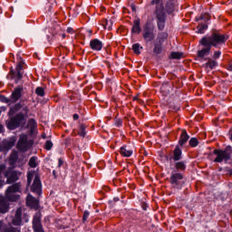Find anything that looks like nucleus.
Wrapping results in <instances>:
<instances>
[{"mask_svg":"<svg viewBox=\"0 0 232 232\" xmlns=\"http://www.w3.org/2000/svg\"><path fill=\"white\" fill-rule=\"evenodd\" d=\"M226 41H227V36L220 33H213L210 36L203 37L199 43L202 46L207 47L198 51V57L204 58L209 55V53H211V46L218 48V46H222Z\"/></svg>","mask_w":232,"mask_h":232,"instance_id":"1","label":"nucleus"},{"mask_svg":"<svg viewBox=\"0 0 232 232\" xmlns=\"http://www.w3.org/2000/svg\"><path fill=\"white\" fill-rule=\"evenodd\" d=\"M151 5H156L155 15L159 30H164L166 26V11L164 10V0H152Z\"/></svg>","mask_w":232,"mask_h":232,"instance_id":"2","label":"nucleus"},{"mask_svg":"<svg viewBox=\"0 0 232 232\" xmlns=\"http://www.w3.org/2000/svg\"><path fill=\"white\" fill-rule=\"evenodd\" d=\"M32 180H34L33 184H32ZM27 183H28V186L32 184L31 191L33 193H35L36 195H41V189L43 188L41 184V178H39V175H37V173H35L34 170H30L27 173Z\"/></svg>","mask_w":232,"mask_h":232,"instance_id":"3","label":"nucleus"},{"mask_svg":"<svg viewBox=\"0 0 232 232\" xmlns=\"http://www.w3.org/2000/svg\"><path fill=\"white\" fill-rule=\"evenodd\" d=\"M17 193H21V183H14L7 188L5 190V200L9 202H17L20 196Z\"/></svg>","mask_w":232,"mask_h":232,"instance_id":"4","label":"nucleus"},{"mask_svg":"<svg viewBox=\"0 0 232 232\" xmlns=\"http://www.w3.org/2000/svg\"><path fill=\"white\" fill-rule=\"evenodd\" d=\"M214 155L216 158L214 159V162H229L231 160L232 149L231 147H227L225 150H214Z\"/></svg>","mask_w":232,"mask_h":232,"instance_id":"5","label":"nucleus"},{"mask_svg":"<svg viewBox=\"0 0 232 232\" xmlns=\"http://www.w3.org/2000/svg\"><path fill=\"white\" fill-rule=\"evenodd\" d=\"M32 146H34V140H28V136H26V134L20 135L16 145L17 150L20 151H28Z\"/></svg>","mask_w":232,"mask_h":232,"instance_id":"6","label":"nucleus"},{"mask_svg":"<svg viewBox=\"0 0 232 232\" xmlns=\"http://www.w3.org/2000/svg\"><path fill=\"white\" fill-rule=\"evenodd\" d=\"M22 173L18 170H13L12 169H8L4 172V177H5L7 184H14V182H17Z\"/></svg>","mask_w":232,"mask_h":232,"instance_id":"7","label":"nucleus"},{"mask_svg":"<svg viewBox=\"0 0 232 232\" xmlns=\"http://www.w3.org/2000/svg\"><path fill=\"white\" fill-rule=\"evenodd\" d=\"M23 121H24V114L19 113L9 121L7 127L9 130H15Z\"/></svg>","mask_w":232,"mask_h":232,"instance_id":"8","label":"nucleus"},{"mask_svg":"<svg viewBox=\"0 0 232 232\" xmlns=\"http://www.w3.org/2000/svg\"><path fill=\"white\" fill-rule=\"evenodd\" d=\"M184 177L179 172H172L170 175V184L173 188H180Z\"/></svg>","mask_w":232,"mask_h":232,"instance_id":"9","label":"nucleus"},{"mask_svg":"<svg viewBox=\"0 0 232 232\" xmlns=\"http://www.w3.org/2000/svg\"><path fill=\"white\" fill-rule=\"evenodd\" d=\"M33 228L34 232H44L41 224V213H36L33 219Z\"/></svg>","mask_w":232,"mask_h":232,"instance_id":"10","label":"nucleus"},{"mask_svg":"<svg viewBox=\"0 0 232 232\" xmlns=\"http://www.w3.org/2000/svg\"><path fill=\"white\" fill-rule=\"evenodd\" d=\"M166 37H168V35L166 34H163L159 36L157 41L160 44H155V47L153 49L154 53H160L162 52V46L160 44H162V43H163L164 39H166Z\"/></svg>","mask_w":232,"mask_h":232,"instance_id":"11","label":"nucleus"},{"mask_svg":"<svg viewBox=\"0 0 232 232\" xmlns=\"http://www.w3.org/2000/svg\"><path fill=\"white\" fill-rule=\"evenodd\" d=\"M26 204L29 208H33L34 209H37L39 208V200L30 194L26 198Z\"/></svg>","mask_w":232,"mask_h":232,"instance_id":"12","label":"nucleus"},{"mask_svg":"<svg viewBox=\"0 0 232 232\" xmlns=\"http://www.w3.org/2000/svg\"><path fill=\"white\" fill-rule=\"evenodd\" d=\"M22 93H23V87L15 88L11 94L12 102H17V101H19V99H21Z\"/></svg>","mask_w":232,"mask_h":232,"instance_id":"13","label":"nucleus"},{"mask_svg":"<svg viewBox=\"0 0 232 232\" xmlns=\"http://www.w3.org/2000/svg\"><path fill=\"white\" fill-rule=\"evenodd\" d=\"M102 42L99 39H93L90 42V47L92 50H95L96 52H101L102 50Z\"/></svg>","mask_w":232,"mask_h":232,"instance_id":"14","label":"nucleus"},{"mask_svg":"<svg viewBox=\"0 0 232 232\" xmlns=\"http://www.w3.org/2000/svg\"><path fill=\"white\" fill-rule=\"evenodd\" d=\"M22 215H23V208H17L15 215L13 218L14 226H21V222H22L21 216Z\"/></svg>","mask_w":232,"mask_h":232,"instance_id":"15","label":"nucleus"},{"mask_svg":"<svg viewBox=\"0 0 232 232\" xmlns=\"http://www.w3.org/2000/svg\"><path fill=\"white\" fill-rule=\"evenodd\" d=\"M143 38L148 43H150V41H153L155 39V34H153V30L150 28H145L143 33Z\"/></svg>","mask_w":232,"mask_h":232,"instance_id":"16","label":"nucleus"},{"mask_svg":"<svg viewBox=\"0 0 232 232\" xmlns=\"http://www.w3.org/2000/svg\"><path fill=\"white\" fill-rule=\"evenodd\" d=\"M10 209V205L8 202H6V199L0 198V213L4 214L8 213V210Z\"/></svg>","mask_w":232,"mask_h":232,"instance_id":"17","label":"nucleus"},{"mask_svg":"<svg viewBox=\"0 0 232 232\" xmlns=\"http://www.w3.org/2000/svg\"><path fill=\"white\" fill-rule=\"evenodd\" d=\"M0 232H19V228H14L12 227H5L3 220L0 221Z\"/></svg>","mask_w":232,"mask_h":232,"instance_id":"18","label":"nucleus"},{"mask_svg":"<svg viewBox=\"0 0 232 232\" xmlns=\"http://www.w3.org/2000/svg\"><path fill=\"white\" fill-rule=\"evenodd\" d=\"M188 140H189V135H188V132L183 130L179 140V146H184Z\"/></svg>","mask_w":232,"mask_h":232,"instance_id":"19","label":"nucleus"},{"mask_svg":"<svg viewBox=\"0 0 232 232\" xmlns=\"http://www.w3.org/2000/svg\"><path fill=\"white\" fill-rule=\"evenodd\" d=\"M120 153L122 157H131L133 155V150L130 147L123 146L120 149Z\"/></svg>","mask_w":232,"mask_h":232,"instance_id":"20","label":"nucleus"},{"mask_svg":"<svg viewBox=\"0 0 232 232\" xmlns=\"http://www.w3.org/2000/svg\"><path fill=\"white\" fill-rule=\"evenodd\" d=\"M217 61L208 58V63H206L205 64H203L204 68H206V70H214V68H217Z\"/></svg>","mask_w":232,"mask_h":232,"instance_id":"21","label":"nucleus"},{"mask_svg":"<svg viewBox=\"0 0 232 232\" xmlns=\"http://www.w3.org/2000/svg\"><path fill=\"white\" fill-rule=\"evenodd\" d=\"M15 138H11L10 140H5L3 141V144L5 150H11V148H14V146H15Z\"/></svg>","mask_w":232,"mask_h":232,"instance_id":"22","label":"nucleus"},{"mask_svg":"<svg viewBox=\"0 0 232 232\" xmlns=\"http://www.w3.org/2000/svg\"><path fill=\"white\" fill-rule=\"evenodd\" d=\"M27 128L30 130V133H35V130L37 129V122L34 119H30L27 123Z\"/></svg>","mask_w":232,"mask_h":232,"instance_id":"23","label":"nucleus"},{"mask_svg":"<svg viewBox=\"0 0 232 232\" xmlns=\"http://www.w3.org/2000/svg\"><path fill=\"white\" fill-rule=\"evenodd\" d=\"M131 31L133 34H140V19L137 18L134 20V25Z\"/></svg>","mask_w":232,"mask_h":232,"instance_id":"24","label":"nucleus"},{"mask_svg":"<svg viewBox=\"0 0 232 232\" xmlns=\"http://www.w3.org/2000/svg\"><path fill=\"white\" fill-rule=\"evenodd\" d=\"M28 165L30 166V168H37V166H39V158H37L36 156H33L32 158H30Z\"/></svg>","mask_w":232,"mask_h":232,"instance_id":"25","label":"nucleus"},{"mask_svg":"<svg viewBox=\"0 0 232 232\" xmlns=\"http://www.w3.org/2000/svg\"><path fill=\"white\" fill-rule=\"evenodd\" d=\"M180 159H182V150L179 147H176L174 150L173 160H180Z\"/></svg>","mask_w":232,"mask_h":232,"instance_id":"26","label":"nucleus"},{"mask_svg":"<svg viewBox=\"0 0 232 232\" xmlns=\"http://www.w3.org/2000/svg\"><path fill=\"white\" fill-rule=\"evenodd\" d=\"M175 11V5H173L172 1H169L166 3V12L168 14H173Z\"/></svg>","mask_w":232,"mask_h":232,"instance_id":"27","label":"nucleus"},{"mask_svg":"<svg viewBox=\"0 0 232 232\" xmlns=\"http://www.w3.org/2000/svg\"><path fill=\"white\" fill-rule=\"evenodd\" d=\"M175 168L179 171H184V169H186V163L184 161L176 162Z\"/></svg>","mask_w":232,"mask_h":232,"instance_id":"28","label":"nucleus"},{"mask_svg":"<svg viewBox=\"0 0 232 232\" xmlns=\"http://www.w3.org/2000/svg\"><path fill=\"white\" fill-rule=\"evenodd\" d=\"M21 108H23L21 103L14 104V106L10 109L9 115H14V113H15V111H19V110H21Z\"/></svg>","mask_w":232,"mask_h":232,"instance_id":"29","label":"nucleus"},{"mask_svg":"<svg viewBox=\"0 0 232 232\" xmlns=\"http://www.w3.org/2000/svg\"><path fill=\"white\" fill-rule=\"evenodd\" d=\"M208 30V24H201L198 25V34H204Z\"/></svg>","mask_w":232,"mask_h":232,"instance_id":"30","label":"nucleus"},{"mask_svg":"<svg viewBox=\"0 0 232 232\" xmlns=\"http://www.w3.org/2000/svg\"><path fill=\"white\" fill-rule=\"evenodd\" d=\"M132 50L134 53H137V55H139L140 53V50H142V47L139 44H134L132 45Z\"/></svg>","mask_w":232,"mask_h":232,"instance_id":"31","label":"nucleus"},{"mask_svg":"<svg viewBox=\"0 0 232 232\" xmlns=\"http://www.w3.org/2000/svg\"><path fill=\"white\" fill-rule=\"evenodd\" d=\"M35 93L39 97H44V89L43 87H37L35 89Z\"/></svg>","mask_w":232,"mask_h":232,"instance_id":"32","label":"nucleus"},{"mask_svg":"<svg viewBox=\"0 0 232 232\" xmlns=\"http://www.w3.org/2000/svg\"><path fill=\"white\" fill-rule=\"evenodd\" d=\"M170 57H171V59H181L182 58V53L172 52L170 53Z\"/></svg>","mask_w":232,"mask_h":232,"instance_id":"33","label":"nucleus"},{"mask_svg":"<svg viewBox=\"0 0 232 232\" xmlns=\"http://www.w3.org/2000/svg\"><path fill=\"white\" fill-rule=\"evenodd\" d=\"M189 146H191V148H197V146H198V140H197V138L190 139Z\"/></svg>","mask_w":232,"mask_h":232,"instance_id":"34","label":"nucleus"},{"mask_svg":"<svg viewBox=\"0 0 232 232\" xmlns=\"http://www.w3.org/2000/svg\"><path fill=\"white\" fill-rule=\"evenodd\" d=\"M52 148H53V143L51 140H47L45 142V150H47V151H50Z\"/></svg>","mask_w":232,"mask_h":232,"instance_id":"35","label":"nucleus"},{"mask_svg":"<svg viewBox=\"0 0 232 232\" xmlns=\"http://www.w3.org/2000/svg\"><path fill=\"white\" fill-rule=\"evenodd\" d=\"M79 136L80 137H85L86 136V130H84V127L80 128Z\"/></svg>","mask_w":232,"mask_h":232,"instance_id":"36","label":"nucleus"},{"mask_svg":"<svg viewBox=\"0 0 232 232\" xmlns=\"http://www.w3.org/2000/svg\"><path fill=\"white\" fill-rule=\"evenodd\" d=\"M221 54H222V53L220 51H215L213 59H218V57H220Z\"/></svg>","mask_w":232,"mask_h":232,"instance_id":"37","label":"nucleus"},{"mask_svg":"<svg viewBox=\"0 0 232 232\" xmlns=\"http://www.w3.org/2000/svg\"><path fill=\"white\" fill-rule=\"evenodd\" d=\"M5 169H6V166L0 165V177L1 175H3V173L5 174V171H6Z\"/></svg>","mask_w":232,"mask_h":232,"instance_id":"38","label":"nucleus"},{"mask_svg":"<svg viewBox=\"0 0 232 232\" xmlns=\"http://www.w3.org/2000/svg\"><path fill=\"white\" fill-rule=\"evenodd\" d=\"M23 70V63L20 62L17 65H16V72H22Z\"/></svg>","mask_w":232,"mask_h":232,"instance_id":"39","label":"nucleus"},{"mask_svg":"<svg viewBox=\"0 0 232 232\" xmlns=\"http://www.w3.org/2000/svg\"><path fill=\"white\" fill-rule=\"evenodd\" d=\"M0 101L6 103L10 102V100L5 96H0Z\"/></svg>","mask_w":232,"mask_h":232,"instance_id":"40","label":"nucleus"},{"mask_svg":"<svg viewBox=\"0 0 232 232\" xmlns=\"http://www.w3.org/2000/svg\"><path fill=\"white\" fill-rule=\"evenodd\" d=\"M90 217V212H88V211H85L84 213H83V218H82V219L83 220H88V218Z\"/></svg>","mask_w":232,"mask_h":232,"instance_id":"41","label":"nucleus"},{"mask_svg":"<svg viewBox=\"0 0 232 232\" xmlns=\"http://www.w3.org/2000/svg\"><path fill=\"white\" fill-rule=\"evenodd\" d=\"M16 77L17 79H23V72L21 71H17Z\"/></svg>","mask_w":232,"mask_h":232,"instance_id":"42","label":"nucleus"},{"mask_svg":"<svg viewBox=\"0 0 232 232\" xmlns=\"http://www.w3.org/2000/svg\"><path fill=\"white\" fill-rule=\"evenodd\" d=\"M23 111L25 113V115H28V111H30V109H28V106H25L23 108Z\"/></svg>","mask_w":232,"mask_h":232,"instance_id":"43","label":"nucleus"},{"mask_svg":"<svg viewBox=\"0 0 232 232\" xmlns=\"http://www.w3.org/2000/svg\"><path fill=\"white\" fill-rule=\"evenodd\" d=\"M110 23H111V22L105 20L104 28H110V26H108V24H110Z\"/></svg>","mask_w":232,"mask_h":232,"instance_id":"44","label":"nucleus"},{"mask_svg":"<svg viewBox=\"0 0 232 232\" xmlns=\"http://www.w3.org/2000/svg\"><path fill=\"white\" fill-rule=\"evenodd\" d=\"M11 159H13V160H17V154H12Z\"/></svg>","mask_w":232,"mask_h":232,"instance_id":"45","label":"nucleus"},{"mask_svg":"<svg viewBox=\"0 0 232 232\" xmlns=\"http://www.w3.org/2000/svg\"><path fill=\"white\" fill-rule=\"evenodd\" d=\"M67 33H68V34H73V29L71 28V27H68V28H67Z\"/></svg>","mask_w":232,"mask_h":232,"instance_id":"46","label":"nucleus"},{"mask_svg":"<svg viewBox=\"0 0 232 232\" xmlns=\"http://www.w3.org/2000/svg\"><path fill=\"white\" fill-rule=\"evenodd\" d=\"M227 175H232V169H227Z\"/></svg>","mask_w":232,"mask_h":232,"instance_id":"47","label":"nucleus"},{"mask_svg":"<svg viewBox=\"0 0 232 232\" xmlns=\"http://www.w3.org/2000/svg\"><path fill=\"white\" fill-rule=\"evenodd\" d=\"M73 119H74V121H77L79 119V114H74Z\"/></svg>","mask_w":232,"mask_h":232,"instance_id":"48","label":"nucleus"},{"mask_svg":"<svg viewBox=\"0 0 232 232\" xmlns=\"http://www.w3.org/2000/svg\"><path fill=\"white\" fill-rule=\"evenodd\" d=\"M58 166H59V167L63 166V160H59V161H58Z\"/></svg>","mask_w":232,"mask_h":232,"instance_id":"49","label":"nucleus"},{"mask_svg":"<svg viewBox=\"0 0 232 232\" xmlns=\"http://www.w3.org/2000/svg\"><path fill=\"white\" fill-rule=\"evenodd\" d=\"M0 188H3V181L0 179Z\"/></svg>","mask_w":232,"mask_h":232,"instance_id":"50","label":"nucleus"},{"mask_svg":"<svg viewBox=\"0 0 232 232\" xmlns=\"http://www.w3.org/2000/svg\"><path fill=\"white\" fill-rule=\"evenodd\" d=\"M3 131V125H0V133Z\"/></svg>","mask_w":232,"mask_h":232,"instance_id":"51","label":"nucleus"},{"mask_svg":"<svg viewBox=\"0 0 232 232\" xmlns=\"http://www.w3.org/2000/svg\"><path fill=\"white\" fill-rule=\"evenodd\" d=\"M62 37L63 39H64L66 37V34H63Z\"/></svg>","mask_w":232,"mask_h":232,"instance_id":"52","label":"nucleus"}]
</instances>
